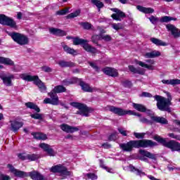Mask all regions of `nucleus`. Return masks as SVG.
<instances>
[{"mask_svg":"<svg viewBox=\"0 0 180 180\" xmlns=\"http://www.w3.org/2000/svg\"><path fill=\"white\" fill-rule=\"evenodd\" d=\"M62 47L64 51H65V53H68V54H72V55L77 54V51H75L72 48H70V46L65 44L64 43L62 44Z\"/></svg>","mask_w":180,"mask_h":180,"instance_id":"nucleus-32","label":"nucleus"},{"mask_svg":"<svg viewBox=\"0 0 180 180\" xmlns=\"http://www.w3.org/2000/svg\"><path fill=\"white\" fill-rule=\"evenodd\" d=\"M139 115H140V116H138V117H140L139 120H140V122H141V123H146L147 124H151V121L148 120L147 118H146V117H141V114H139Z\"/></svg>","mask_w":180,"mask_h":180,"instance_id":"nucleus-49","label":"nucleus"},{"mask_svg":"<svg viewBox=\"0 0 180 180\" xmlns=\"http://www.w3.org/2000/svg\"><path fill=\"white\" fill-rule=\"evenodd\" d=\"M160 56H161V53L158 51H153L143 54L145 58H155V57H160Z\"/></svg>","mask_w":180,"mask_h":180,"instance_id":"nucleus-25","label":"nucleus"},{"mask_svg":"<svg viewBox=\"0 0 180 180\" xmlns=\"http://www.w3.org/2000/svg\"><path fill=\"white\" fill-rule=\"evenodd\" d=\"M39 155L32 153V154H27V160L28 161H36V160H39Z\"/></svg>","mask_w":180,"mask_h":180,"instance_id":"nucleus-41","label":"nucleus"},{"mask_svg":"<svg viewBox=\"0 0 180 180\" xmlns=\"http://www.w3.org/2000/svg\"><path fill=\"white\" fill-rule=\"evenodd\" d=\"M18 157L19 160H21L22 161H26V160H27V153H19Z\"/></svg>","mask_w":180,"mask_h":180,"instance_id":"nucleus-48","label":"nucleus"},{"mask_svg":"<svg viewBox=\"0 0 180 180\" xmlns=\"http://www.w3.org/2000/svg\"><path fill=\"white\" fill-rule=\"evenodd\" d=\"M71 106L76 108L79 110L77 111V115H81L82 116L88 117L89 115V108L81 103L72 102L70 103Z\"/></svg>","mask_w":180,"mask_h":180,"instance_id":"nucleus-7","label":"nucleus"},{"mask_svg":"<svg viewBox=\"0 0 180 180\" xmlns=\"http://www.w3.org/2000/svg\"><path fill=\"white\" fill-rule=\"evenodd\" d=\"M41 70L44 71V72H51V71H53V69L48 66H44L41 68Z\"/></svg>","mask_w":180,"mask_h":180,"instance_id":"nucleus-59","label":"nucleus"},{"mask_svg":"<svg viewBox=\"0 0 180 180\" xmlns=\"http://www.w3.org/2000/svg\"><path fill=\"white\" fill-rule=\"evenodd\" d=\"M60 127L61 130H63V131H65V133H75V131H78V130H79L78 127H71L67 124H63Z\"/></svg>","mask_w":180,"mask_h":180,"instance_id":"nucleus-18","label":"nucleus"},{"mask_svg":"<svg viewBox=\"0 0 180 180\" xmlns=\"http://www.w3.org/2000/svg\"><path fill=\"white\" fill-rule=\"evenodd\" d=\"M132 106L136 110H138V112H146L148 115H151L150 110H147L146 106H144L143 104H139V103H133Z\"/></svg>","mask_w":180,"mask_h":180,"instance_id":"nucleus-21","label":"nucleus"},{"mask_svg":"<svg viewBox=\"0 0 180 180\" xmlns=\"http://www.w3.org/2000/svg\"><path fill=\"white\" fill-rule=\"evenodd\" d=\"M129 169L131 171V172H134V171H136V175H140V176H141V175H144V172L140 171L139 169H136L133 165H129Z\"/></svg>","mask_w":180,"mask_h":180,"instance_id":"nucleus-43","label":"nucleus"},{"mask_svg":"<svg viewBox=\"0 0 180 180\" xmlns=\"http://www.w3.org/2000/svg\"><path fill=\"white\" fill-rule=\"evenodd\" d=\"M110 11L112 12H115L111 15V18L114 19V20H118L119 22L122 21V18H126V13L123 11H120L118 8H110Z\"/></svg>","mask_w":180,"mask_h":180,"instance_id":"nucleus-14","label":"nucleus"},{"mask_svg":"<svg viewBox=\"0 0 180 180\" xmlns=\"http://www.w3.org/2000/svg\"><path fill=\"white\" fill-rule=\"evenodd\" d=\"M80 86L82 89L84 91V92H95L96 91V87H91L89 84L84 82H80Z\"/></svg>","mask_w":180,"mask_h":180,"instance_id":"nucleus-24","label":"nucleus"},{"mask_svg":"<svg viewBox=\"0 0 180 180\" xmlns=\"http://www.w3.org/2000/svg\"><path fill=\"white\" fill-rule=\"evenodd\" d=\"M82 47L85 51H87V53H91L92 54H96V53H99V51L96 48L88 44V41L87 42H84L83 44Z\"/></svg>","mask_w":180,"mask_h":180,"instance_id":"nucleus-22","label":"nucleus"},{"mask_svg":"<svg viewBox=\"0 0 180 180\" xmlns=\"http://www.w3.org/2000/svg\"><path fill=\"white\" fill-rule=\"evenodd\" d=\"M153 139L155 141H158V143H160V144L163 145L164 147H167V148L172 150V151H180L179 142H176L174 140L167 142V139L158 135L155 136Z\"/></svg>","mask_w":180,"mask_h":180,"instance_id":"nucleus-4","label":"nucleus"},{"mask_svg":"<svg viewBox=\"0 0 180 180\" xmlns=\"http://www.w3.org/2000/svg\"><path fill=\"white\" fill-rule=\"evenodd\" d=\"M134 136L136 137V139H144V136H146V133L134 132Z\"/></svg>","mask_w":180,"mask_h":180,"instance_id":"nucleus-52","label":"nucleus"},{"mask_svg":"<svg viewBox=\"0 0 180 180\" xmlns=\"http://www.w3.org/2000/svg\"><path fill=\"white\" fill-rule=\"evenodd\" d=\"M86 176L89 178V179H98V176H96L94 173H89L86 174Z\"/></svg>","mask_w":180,"mask_h":180,"instance_id":"nucleus-55","label":"nucleus"},{"mask_svg":"<svg viewBox=\"0 0 180 180\" xmlns=\"http://www.w3.org/2000/svg\"><path fill=\"white\" fill-rule=\"evenodd\" d=\"M146 63H148V64H146V63L140 60L136 61V64H137L138 65H140V67H142L143 68H147V70H154V64H155V62L154 61V60H151V59L147 60Z\"/></svg>","mask_w":180,"mask_h":180,"instance_id":"nucleus-13","label":"nucleus"},{"mask_svg":"<svg viewBox=\"0 0 180 180\" xmlns=\"http://www.w3.org/2000/svg\"><path fill=\"white\" fill-rule=\"evenodd\" d=\"M136 8L139 12H142V13H154V8H147V7H143V6H137Z\"/></svg>","mask_w":180,"mask_h":180,"instance_id":"nucleus-27","label":"nucleus"},{"mask_svg":"<svg viewBox=\"0 0 180 180\" xmlns=\"http://www.w3.org/2000/svg\"><path fill=\"white\" fill-rule=\"evenodd\" d=\"M141 96H144L145 98H153V95L147 92H143Z\"/></svg>","mask_w":180,"mask_h":180,"instance_id":"nucleus-63","label":"nucleus"},{"mask_svg":"<svg viewBox=\"0 0 180 180\" xmlns=\"http://www.w3.org/2000/svg\"><path fill=\"white\" fill-rule=\"evenodd\" d=\"M80 26L83 27V29H85L86 30H89L92 27V25L89 22H79Z\"/></svg>","mask_w":180,"mask_h":180,"instance_id":"nucleus-44","label":"nucleus"},{"mask_svg":"<svg viewBox=\"0 0 180 180\" xmlns=\"http://www.w3.org/2000/svg\"><path fill=\"white\" fill-rule=\"evenodd\" d=\"M78 81H79V79H78L77 77H73L70 79H65L63 82L64 85L68 86L72 84H77Z\"/></svg>","mask_w":180,"mask_h":180,"instance_id":"nucleus-38","label":"nucleus"},{"mask_svg":"<svg viewBox=\"0 0 180 180\" xmlns=\"http://www.w3.org/2000/svg\"><path fill=\"white\" fill-rule=\"evenodd\" d=\"M148 19L153 25H155L158 22V18L153 15L150 16Z\"/></svg>","mask_w":180,"mask_h":180,"instance_id":"nucleus-53","label":"nucleus"},{"mask_svg":"<svg viewBox=\"0 0 180 180\" xmlns=\"http://www.w3.org/2000/svg\"><path fill=\"white\" fill-rule=\"evenodd\" d=\"M51 172H59L60 175H63V176H69V175H71V172H68L67 170V168L61 165H56L52 167L50 169Z\"/></svg>","mask_w":180,"mask_h":180,"instance_id":"nucleus-10","label":"nucleus"},{"mask_svg":"<svg viewBox=\"0 0 180 180\" xmlns=\"http://www.w3.org/2000/svg\"><path fill=\"white\" fill-rule=\"evenodd\" d=\"M91 4L95 5V6L98 8V11H101V9L104 6L103 3L99 0H91Z\"/></svg>","mask_w":180,"mask_h":180,"instance_id":"nucleus-39","label":"nucleus"},{"mask_svg":"<svg viewBox=\"0 0 180 180\" xmlns=\"http://www.w3.org/2000/svg\"><path fill=\"white\" fill-rule=\"evenodd\" d=\"M117 132H114L109 136V140L110 141H115V140H117Z\"/></svg>","mask_w":180,"mask_h":180,"instance_id":"nucleus-51","label":"nucleus"},{"mask_svg":"<svg viewBox=\"0 0 180 180\" xmlns=\"http://www.w3.org/2000/svg\"><path fill=\"white\" fill-rule=\"evenodd\" d=\"M0 63L5 65H15V63L9 58L0 57Z\"/></svg>","mask_w":180,"mask_h":180,"instance_id":"nucleus-34","label":"nucleus"},{"mask_svg":"<svg viewBox=\"0 0 180 180\" xmlns=\"http://www.w3.org/2000/svg\"><path fill=\"white\" fill-rule=\"evenodd\" d=\"M31 117H32V119H38V120H41V115L40 114H32L31 115Z\"/></svg>","mask_w":180,"mask_h":180,"instance_id":"nucleus-62","label":"nucleus"},{"mask_svg":"<svg viewBox=\"0 0 180 180\" xmlns=\"http://www.w3.org/2000/svg\"><path fill=\"white\" fill-rule=\"evenodd\" d=\"M129 71H131V72H134V74H140L141 75H144L146 72L144 69H141V68L137 69L133 65H129Z\"/></svg>","mask_w":180,"mask_h":180,"instance_id":"nucleus-30","label":"nucleus"},{"mask_svg":"<svg viewBox=\"0 0 180 180\" xmlns=\"http://www.w3.org/2000/svg\"><path fill=\"white\" fill-rule=\"evenodd\" d=\"M166 28L167 29L168 32H170L172 34V36L175 39H178L180 37V30L176 28L175 25H172V24H167L166 25Z\"/></svg>","mask_w":180,"mask_h":180,"instance_id":"nucleus-16","label":"nucleus"},{"mask_svg":"<svg viewBox=\"0 0 180 180\" xmlns=\"http://www.w3.org/2000/svg\"><path fill=\"white\" fill-rule=\"evenodd\" d=\"M32 136L37 140H47V135L40 132H32Z\"/></svg>","mask_w":180,"mask_h":180,"instance_id":"nucleus-29","label":"nucleus"},{"mask_svg":"<svg viewBox=\"0 0 180 180\" xmlns=\"http://www.w3.org/2000/svg\"><path fill=\"white\" fill-rule=\"evenodd\" d=\"M0 78L3 81V84L6 86H12V79L15 78L13 75H6L5 73H0Z\"/></svg>","mask_w":180,"mask_h":180,"instance_id":"nucleus-12","label":"nucleus"},{"mask_svg":"<svg viewBox=\"0 0 180 180\" xmlns=\"http://www.w3.org/2000/svg\"><path fill=\"white\" fill-rule=\"evenodd\" d=\"M57 64L60 65L62 68H65L67 67H74V63L71 61L59 60Z\"/></svg>","mask_w":180,"mask_h":180,"instance_id":"nucleus-31","label":"nucleus"},{"mask_svg":"<svg viewBox=\"0 0 180 180\" xmlns=\"http://www.w3.org/2000/svg\"><path fill=\"white\" fill-rule=\"evenodd\" d=\"M87 41L85 39H79V38H75L73 39V44L75 46H78V44H82V46L84 45V43H86Z\"/></svg>","mask_w":180,"mask_h":180,"instance_id":"nucleus-42","label":"nucleus"},{"mask_svg":"<svg viewBox=\"0 0 180 180\" xmlns=\"http://www.w3.org/2000/svg\"><path fill=\"white\" fill-rule=\"evenodd\" d=\"M167 98H165L161 96L156 95L154 96L155 101H157V106L159 110L171 112L169 110V106L171 105V101H172V97L171 96V94L167 92L166 93Z\"/></svg>","mask_w":180,"mask_h":180,"instance_id":"nucleus-3","label":"nucleus"},{"mask_svg":"<svg viewBox=\"0 0 180 180\" xmlns=\"http://www.w3.org/2000/svg\"><path fill=\"white\" fill-rule=\"evenodd\" d=\"M169 137H171V139H174L175 140H180V136L178 135H175L174 133H169L168 134Z\"/></svg>","mask_w":180,"mask_h":180,"instance_id":"nucleus-58","label":"nucleus"},{"mask_svg":"<svg viewBox=\"0 0 180 180\" xmlns=\"http://www.w3.org/2000/svg\"><path fill=\"white\" fill-rule=\"evenodd\" d=\"M123 86H125L126 88H129L130 86H131V82L129 81V80H125L124 82H122Z\"/></svg>","mask_w":180,"mask_h":180,"instance_id":"nucleus-57","label":"nucleus"},{"mask_svg":"<svg viewBox=\"0 0 180 180\" xmlns=\"http://www.w3.org/2000/svg\"><path fill=\"white\" fill-rule=\"evenodd\" d=\"M7 168H8L9 171L11 172V173L13 174V175H15V176H17L18 178H26L29 176L28 173H27L26 172L17 169L11 164H8L7 165Z\"/></svg>","mask_w":180,"mask_h":180,"instance_id":"nucleus-11","label":"nucleus"},{"mask_svg":"<svg viewBox=\"0 0 180 180\" xmlns=\"http://www.w3.org/2000/svg\"><path fill=\"white\" fill-rule=\"evenodd\" d=\"M111 26L115 30H120L123 29V25H122L121 23H112Z\"/></svg>","mask_w":180,"mask_h":180,"instance_id":"nucleus-46","label":"nucleus"},{"mask_svg":"<svg viewBox=\"0 0 180 180\" xmlns=\"http://www.w3.org/2000/svg\"><path fill=\"white\" fill-rule=\"evenodd\" d=\"M70 12V8H66L65 9L56 11V15L61 16L63 15H67Z\"/></svg>","mask_w":180,"mask_h":180,"instance_id":"nucleus-45","label":"nucleus"},{"mask_svg":"<svg viewBox=\"0 0 180 180\" xmlns=\"http://www.w3.org/2000/svg\"><path fill=\"white\" fill-rule=\"evenodd\" d=\"M39 147L42 150H44V151H45V153H46L48 155H49V157H54V155L57 154L56 151L53 150V148H51V146H50V145L47 143H40L39 145Z\"/></svg>","mask_w":180,"mask_h":180,"instance_id":"nucleus-15","label":"nucleus"},{"mask_svg":"<svg viewBox=\"0 0 180 180\" xmlns=\"http://www.w3.org/2000/svg\"><path fill=\"white\" fill-rule=\"evenodd\" d=\"M89 65L91 67H92V68H94V70H96V71H98V70H99V68H98V66L96 65V64L92 63V62H89Z\"/></svg>","mask_w":180,"mask_h":180,"instance_id":"nucleus-64","label":"nucleus"},{"mask_svg":"<svg viewBox=\"0 0 180 180\" xmlns=\"http://www.w3.org/2000/svg\"><path fill=\"white\" fill-rule=\"evenodd\" d=\"M0 180H11V176L5 174H0Z\"/></svg>","mask_w":180,"mask_h":180,"instance_id":"nucleus-61","label":"nucleus"},{"mask_svg":"<svg viewBox=\"0 0 180 180\" xmlns=\"http://www.w3.org/2000/svg\"><path fill=\"white\" fill-rule=\"evenodd\" d=\"M20 78L21 79H23V81H27L28 82H33L34 85H37L38 86L40 92H42L43 94H45V92H47V86H46V84L40 80L39 78V76L34 75L32 76L30 75H27L25 73L20 74Z\"/></svg>","mask_w":180,"mask_h":180,"instance_id":"nucleus-2","label":"nucleus"},{"mask_svg":"<svg viewBox=\"0 0 180 180\" xmlns=\"http://www.w3.org/2000/svg\"><path fill=\"white\" fill-rule=\"evenodd\" d=\"M151 120L156 122V123H160L161 124H167L168 120L162 117L151 116Z\"/></svg>","mask_w":180,"mask_h":180,"instance_id":"nucleus-26","label":"nucleus"},{"mask_svg":"<svg viewBox=\"0 0 180 180\" xmlns=\"http://www.w3.org/2000/svg\"><path fill=\"white\" fill-rule=\"evenodd\" d=\"M101 168H103L104 169H105L108 172H111L112 173V169L105 166V165L103 164V162L102 160H101V164H100Z\"/></svg>","mask_w":180,"mask_h":180,"instance_id":"nucleus-56","label":"nucleus"},{"mask_svg":"<svg viewBox=\"0 0 180 180\" xmlns=\"http://www.w3.org/2000/svg\"><path fill=\"white\" fill-rule=\"evenodd\" d=\"M28 176H30L31 179L33 180H44V176H43L41 174L37 171L29 172Z\"/></svg>","mask_w":180,"mask_h":180,"instance_id":"nucleus-23","label":"nucleus"},{"mask_svg":"<svg viewBox=\"0 0 180 180\" xmlns=\"http://www.w3.org/2000/svg\"><path fill=\"white\" fill-rule=\"evenodd\" d=\"M150 41L153 42V44H155V46H167V44L165 42L157 38H150Z\"/></svg>","mask_w":180,"mask_h":180,"instance_id":"nucleus-37","label":"nucleus"},{"mask_svg":"<svg viewBox=\"0 0 180 180\" xmlns=\"http://www.w3.org/2000/svg\"><path fill=\"white\" fill-rule=\"evenodd\" d=\"M101 39L104 41H110L112 40V37L109 34L101 35Z\"/></svg>","mask_w":180,"mask_h":180,"instance_id":"nucleus-50","label":"nucleus"},{"mask_svg":"<svg viewBox=\"0 0 180 180\" xmlns=\"http://www.w3.org/2000/svg\"><path fill=\"white\" fill-rule=\"evenodd\" d=\"M49 33H51V34H54V36H58L60 37H63V36H67V32L61 29L51 27L49 29Z\"/></svg>","mask_w":180,"mask_h":180,"instance_id":"nucleus-19","label":"nucleus"},{"mask_svg":"<svg viewBox=\"0 0 180 180\" xmlns=\"http://www.w3.org/2000/svg\"><path fill=\"white\" fill-rule=\"evenodd\" d=\"M67 91V89L64 87L63 86L58 85L53 88V89L51 91V92H53V94H61L63 92H65Z\"/></svg>","mask_w":180,"mask_h":180,"instance_id":"nucleus-35","label":"nucleus"},{"mask_svg":"<svg viewBox=\"0 0 180 180\" xmlns=\"http://www.w3.org/2000/svg\"><path fill=\"white\" fill-rule=\"evenodd\" d=\"M118 131L120 134H122V136H124V137L127 136V133H129V131L125 130L124 128H122V127L118 128Z\"/></svg>","mask_w":180,"mask_h":180,"instance_id":"nucleus-47","label":"nucleus"},{"mask_svg":"<svg viewBox=\"0 0 180 180\" xmlns=\"http://www.w3.org/2000/svg\"><path fill=\"white\" fill-rule=\"evenodd\" d=\"M157 143L148 139H143L139 141H130L127 143H121L120 148L123 151L130 153L133 151V148H147V147H155Z\"/></svg>","mask_w":180,"mask_h":180,"instance_id":"nucleus-1","label":"nucleus"},{"mask_svg":"<svg viewBox=\"0 0 180 180\" xmlns=\"http://www.w3.org/2000/svg\"><path fill=\"white\" fill-rule=\"evenodd\" d=\"M171 20H172V18L168 16H164L160 19V22H171Z\"/></svg>","mask_w":180,"mask_h":180,"instance_id":"nucleus-60","label":"nucleus"},{"mask_svg":"<svg viewBox=\"0 0 180 180\" xmlns=\"http://www.w3.org/2000/svg\"><path fill=\"white\" fill-rule=\"evenodd\" d=\"M81 13V10H76L75 12L68 15L66 16V19H74V18H77V16H79Z\"/></svg>","mask_w":180,"mask_h":180,"instance_id":"nucleus-40","label":"nucleus"},{"mask_svg":"<svg viewBox=\"0 0 180 180\" xmlns=\"http://www.w3.org/2000/svg\"><path fill=\"white\" fill-rule=\"evenodd\" d=\"M103 72L106 75H109L110 77H119V72L117 70L112 68H105L103 69Z\"/></svg>","mask_w":180,"mask_h":180,"instance_id":"nucleus-20","label":"nucleus"},{"mask_svg":"<svg viewBox=\"0 0 180 180\" xmlns=\"http://www.w3.org/2000/svg\"><path fill=\"white\" fill-rule=\"evenodd\" d=\"M48 96L50 98H46L44 100V103H49L50 105H53L54 106H57L60 105V100L58 99V96L54 92L48 93Z\"/></svg>","mask_w":180,"mask_h":180,"instance_id":"nucleus-8","label":"nucleus"},{"mask_svg":"<svg viewBox=\"0 0 180 180\" xmlns=\"http://www.w3.org/2000/svg\"><path fill=\"white\" fill-rule=\"evenodd\" d=\"M0 23L1 25H6V26H10L13 29H18V25H16V22L8 17L5 16V15H0Z\"/></svg>","mask_w":180,"mask_h":180,"instance_id":"nucleus-9","label":"nucleus"},{"mask_svg":"<svg viewBox=\"0 0 180 180\" xmlns=\"http://www.w3.org/2000/svg\"><path fill=\"white\" fill-rule=\"evenodd\" d=\"M9 36H11V39L20 46H26V44H29V38L23 34L11 32L9 33Z\"/></svg>","mask_w":180,"mask_h":180,"instance_id":"nucleus-5","label":"nucleus"},{"mask_svg":"<svg viewBox=\"0 0 180 180\" xmlns=\"http://www.w3.org/2000/svg\"><path fill=\"white\" fill-rule=\"evenodd\" d=\"M109 110H110V112H112V113H115V115H117L118 116H124L126 115H134V116H140V113H137L133 110H123V108H116L115 106H110L109 108Z\"/></svg>","mask_w":180,"mask_h":180,"instance_id":"nucleus-6","label":"nucleus"},{"mask_svg":"<svg viewBox=\"0 0 180 180\" xmlns=\"http://www.w3.org/2000/svg\"><path fill=\"white\" fill-rule=\"evenodd\" d=\"M162 84L165 85H179L180 84V79H163L162 80Z\"/></svg>","mask_w":180,"mask_h":180,"instance_id":"nucleus-28","label":"nucleus"},{"mask_svg":"<svg viewBox=\"0 0 180 180\" xmlns=\"http://www.w3.org/2000/svg\"><path fill=\"white\" fill-rule=\"evenodd\" d=\"M21 127H23V122L16 120L10 121L9 129L11 130V131L16 133Z\"/></svg>","mask_w":180,"mask_h":180,"instance_id":"nucleus-17","label":"nucleus"},{"mask_svg":"<svg viewBox=\"0 0 180 180\" xmlns=\"http://www.w3.org/2000/svg\"><path fill=\"white\" fill-rule=\"evenodd\" d=\"M25 106L29 109H33L38 113L39 112H40V108H39V107L34 103H32V102L25 103Z\"/></svg>","mask_w":180,"mask_h":180,"instance_id":"nucleus-36","label":"nucleus"},{"mask_svg":"<svg viewBox=\"0 0 180 180\" xmlns=\"http://www.w3.org/2000/svg\"><path fill=\"white\" fill-rule=\"evenodd\" d=\"M139 154L143 155V157H147L148 158H150L151 160H154L155 158V155L146 150H139Z\"/></svg>","mask_w":180,"mask_h":180,"instance_id":"nucleus-33","label":"nucleus"},{"mask_svg":"<svg viewBox=\"0 0 180 180\" xmlns=\"http://www.w3.org/2000/svg\"><path fill=\"white\" fill-rule=\"evenodd\" d=\"M101 37L99 35H94L91 37V41L93 43H95L96 44L98 43V40H101Z\"/></svg>","mask_w":180,"mask_h":180,"instance_id":"nucleus-54","label":"nucleus"}]
</instances>
